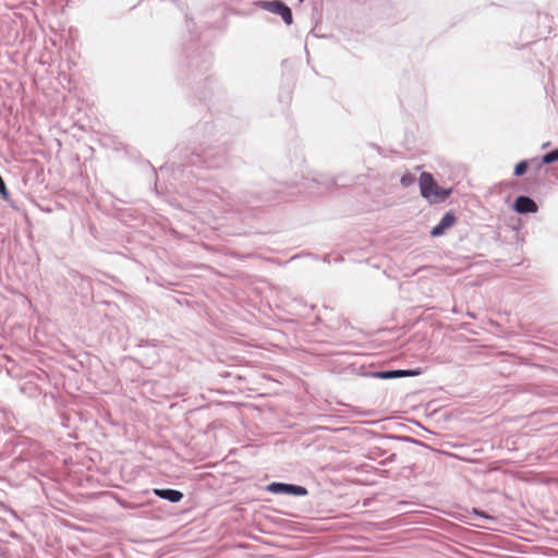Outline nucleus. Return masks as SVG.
I'll return each mask as SVG.
<instances>
[{
  "label": "nucleus",
  "instance_id": "f257e3e1",
  "mask_svg": "<svg viewBox=\"0 0 558 558\" xmlns=\"http://www.w3.org/2000/svg\"><path fill=\"white\" fill-rule=\"evenodd\" d=\"M421 195L428 199L429 203H442L452 193V189L439 187L433 175L428 172H422L420 180Z\"/></svg>",
  "mask_w": 558,
  "mask_h": 558
},
{
  "label": "nucleus",
  "instance_id": "f03ea898",
  "mask_svg": "<svg viewBox=\"0 0 558 558\" xmlns=\"http://www.w3.org/2000/svg\"><path fill=\"white\" fill-rule=\"evenodd\" d=\"M259 7L274 14L280 15L287 25H290L293 22L291 9L288 5H286L282 1H260Z\"/></svg>",
  "mask_w": 558,
  "mask_h": 558
},
{
  "label": "nucleus",
  "instance_id": "7ed1b4c3",
  "mask_svg": "<svg viewBox=\"0 0 558 558\" xmlns=\"http://www.w3.org/2000/svg\"><path fill=\"white\" fill-rule=\"evenodd\" d=\"M267 490L274 494H286L294 496L307 495V489L303 486L277 482L269 484Z\"/></svg>",
  "mask_w": 558,
  "mask_h": 558
},
{
  "label": "nucleus",
  "instance_id": "20e7f679",
  "mask_svg": "<svg viewBox=\"0 0 558 558\" xmlns=\"http://www.w3.org/2000/svg\"><path fill=\"white\" fill-rule=\"evenodd\" d=\"M418 372L412 369H396V371H376L368 373L369 377L378 379H395L408 376L417 375Z\"/></svg>",
  "mask_w": 558,
  "mask_h": 558
},
{
  "label": "nucleus",
  "instance_id": "39448f33",
  "mask_svg": "<svg viewBox=\"0 0 558 558\" xmlns=\"http://www.w3.org/2000/svg\"><path fill=\"white\" fill-rule=\"evenodd\" d=\"M513 208L519 214H534L537 211L536 203L529 196H519L513 205Z\"/></svg>",
  "mask_w": 558,
  "mask_h": 558
},
{
  "label": "nucleus",
  "instance_id": "423d86ee",
  "mask_svg": "<svg viewBox=\"0 0 558 558\" xmlns=\"http://www.w3.org/2000/svg\"><path fill=\"white\" fill-rule=\"evenodd\" d=\"M456 216L452 213H446L440 221L432 229L430 235L436 238L445 233V231L451 228L456 223Z\"/></svg>",
  "mask_w": 558,
  "mask_h": 558
},
{
  "label": "nucleus",
  "instance_id": "0eeeda50",
  "mask_svg": "<svg viewBox=\"0 0 558 558\" xmlns=\"http://www.w3.org/2000/svg\"><path fill=\"white\" fill-rule=\"evenodd\" d=\"M154 494L161 499H166L170 502H179L183 498V494L180 490L171 488H155Z\"/></svg>",
  "mask_w": 558,
  "mask_h": 558
},
{
  "label": "nucleus",
  "instance_id": "6e6552de",
  "mask_svg": "<svg viewBox=\"0 0 558 558\" xmlns=\"http://www.w3.org/2000/svg\"><path fill=\"white\" fill-rule=\"evenodd\" d=\"M554 161H558V148L543 156V163H551Z\"/></svg>",
  "mask_w": 558,
  "mask_h": 558
},
{
  "label": "nucleus",
  "instance_id": "1a4fd4ad",
  "mask_svg": "<svg viewBox=\"0 0 558 558\" xmlns=\"http://www.w3.org/2000/svg\"><path fill=\"white\" fill-rule=\"evenodd\" d=\"M415 177L412 173H405L401 177L400 183L404 187L411 186L415 182Z\"/></svg>",
  "mask_w": 558,
  "mask_h": 558
},
{
  "label": "nucleus",
  "instance_id": "9d476101",
  "mask_svg": "<svg viewBox=\"0 0 558 558\" xmlns=\"http://www.w3.org/2000/svg\"><path fill=\"white\" fill-rule=\"evenodd\" d=\"M527 169V162L525 160L519 162L514 168V175L520 177L525 173Z\"/></svg>",
  "mask_w": 558,
  "mask_h": 558
},
{
  "label": "nucleus",
  "instance_id": "9b49d317",
  "mask_svg": "<svg viewBox=\"0 0 558 558\" xmlns=\"http://www.w3.org/2000/svg\"><path fill=\"white\" fill-rule=\"evenodd\" d=\"M473 512L478 515V517H482V518H485L487 520H493L494 518L488 515V514H485L483 511L481 510H477V509H473Z\"/></svg>",
  "mask_w": 558,
  "mask_h": 558
}]
</instances>
